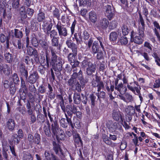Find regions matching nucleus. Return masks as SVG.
<instances>
[{
	"instance_id": "e2e57ef3",
	"label": "nucleus",
	"mask_w": 160,
	"mask_h": 160,
	"mask_svg": "<svg viewBox=\"0 0 160 160\" xmlns=\"http://www.w3.org/2000/svg\"><path fill=\"white\" fill-rule=\"evenodd\" d=\"M51 154L49 151H45L44 153L45 157V160H51Z\"/></svg>"
},
{
	"instance_id": "774afa93",
	"label": "nucleus",
	"mask_w": 160,
	"mask_h": 160,
	"mask_svg": "<svg viewBox=\"0 0 160 160\" xmlns=\"http://www.w3.org/2000/svg\"><path fill=\"white\" fill-rule=\"evenodd\" d=\"M160 87V79H156L154 82L153 88H158Z\"/></svg>"
},
{
	"instance_id": "473e14b6",
	"label": "nucleus",
	"mask_w": 160,
	"mask_h": 160,
	"mask_svg": "<svg viewBox=\"0 0 160 160\" xmlns=\"http://www.w3.org/2000/svg\"><path fill=\"white\" fill-rule=\"evenodd\" d=\"M45 19V13L43 12L41 9L39 10V12L38 14L37 19L39 22L43 21Z\"/></svg>"
},
{
	"instance_id": "a18cd8bd",
	"label": "nucleus",
	"mask_w": 160,
	"mask_h": 160,
	"mask_svg": "<svg viewBox=\"0 0 160 160\" xmlns=\"http://www.w3.org/2000/svg\"><path fill=\"white\" fill-rule=\"evenodd\" d=\"M23 160H33V158L31 154L28 152H24L23 153Z\"/></svg>"
},
{
	"instance_id": "4be33fe9",
	"label": "nucleus",
	"mask_w": 160,
	"mask_h": 160,
	"mask_svg": "<svg viewBox=\"0 0 160 160\" xmlns=\"http://www.w3.org/2000/svg\"><path fill=\"white\" fill-rule=\"evenodd\" d=\"M51 129L52 133L54 135H57L59 130L61 129L59 128L57 121L55 120V122H53L52 123Z\"/></svg>"
},
{
	"instance_id": "423d86ee",
	"label": "nucleus",
	"mask_w": 160,
	"mask_h": 160,
	"mask_svg": "<svg viewBox=\"0 0 160 160\" xmlns=\"http://www.w3.org/2000/svg\"><path fill=\"white\" fill-rule=\"evenodd\" d=\"M59 36L61 38L66 37L68 35V30L66 27L61 23L58 22L56 25Z\"/></svg>"
},
{
	"instance_id": "8fccbe9b",
	"label": "nucleus",
	"mask_w": 160,
	"mask_h": 160,
	"mask_svg": "<svg viewBox=\"0 0 160 160\" xmlns=\"http://www.w3.org/2000/svg\"><path fill=\"white\" fill-rule=\"evenodd\" d=\"M23 61L27 65L33 64V60L32 58L28 56H25L23 59Z\"/></svg>"
},
{
	"instance_id": "c85d7f7f",
	"label": "nucleus",
	"mask_w": 160,
	"mask_h": 160,
	"mask_svg": "<svg viewBox=\"0 0 160 160\" xmlns=\"http://www.w3.org/2000/svg\"><path fill=\"white\" fill-rule=\"evenodd\" d=\"M93 79L92 82V86L94 87H96L101 80V78L96 75H93Z\"/></svg>"
},
{
	"instance_id": "58836bf2",
	"label": "nucleus",
	"mask_w": 160,
	"mask_h": 160,
	"mask_svg": "<svg viewBox=\"0 0 160 160\" xmlns=\"http://www.w3.org/2000/svg\"><path fill=\"white\" fill-rule=\"evenodd\" d=\"M29 42V38L28 37H27L26 38V47L27 48V53L28 55H29L31 53V52L33 50V48L31 46H28Z\"/></svg>"
},
{
	"instance_id": "ea45409f",
	"label": "nucleus",
	"mask_w": 160,
	"mask_h": 160,
	"mask_svg": "<svg viewBox=\"0 0 160 160\" xmlns=\"http://www.w3.org/2000/svg\"><path fill=\"white\" fill-rule=\"evenodd\" d=\"M81 88H82V86L78 81L72 88L73 91L80 92L82 91Z\"/></svg>"
},
{
	"instance_id": "c756f323",
	"label": "nucleus",
	"mask_w": 160,
	"mask_h": 160,
	"mask_svg": "<svg viewBox=\"0 0 160 160\" xmlns=\"http://www.w3.org/2000/svg\"><path fill=\"white\" fill-rule=\"evenodd\" d=\"M118 37V35L116 32H112L110 33L109 35V40L113 42V43H115Z\"/></svg>"
},
{
	"instance_id": "dca6fc26",
	"label": "nucleus",
	"mask_w": 160,
	"mask_h": 160,
	"mask_svg": "<svg viewBox=\"0 0 160 160\" xmlns=\"http://www.w3.org/2000/svg\"><path fill=\"white\" fill-rule=\"evenodd\" d=\"M19 72L21 76V78H25L26 79H28V71L25 68L24 65L22 64H20L19 66Z\"/></svg>"
},
{
	"instance_id": "9b49d317",
	"label": "nucleus",
	"mask_w": 160,
	"mask_h": 160,
	"mask_svg": "<svg viewBox=\"0 0 160 160\" xmlns=\"http://www.w3.org/2000/svg\"><path fill=\"white\" fill-rule=\"evenodd\" d=\"M122 112H120L118 108H114L112 111V118L116 121H118L120 119L122 122H123L124 118L121 114Z\"/></svg>"
},
{
	"instance_id": "5fc2aeb1",
	"label": "nucleus",
	"mask_w": 160,
	"mask_h": 160,
	"mask_svg": "<svg viewBox=\"0 0 160 160\" xmlns=\"http://www.w3.org/2000/svg\"><path fill=\"white\" fill-rule=\"evenodd\" d=\"M71 109V106L69 105H67L66 108H65V112H67V115L70 116L71 118L72 117V114L73 113Z\"/></svg>"
},
{
	"instance_id": "b1692460",
	"label": "nucleus",
	"mask_w": 160,
	"mask_h": 160,
	"mask_svg": "<svg viewBox=\"0 0 160 160\" xmlns=\"http://www.w3.org/2000/svg\"><path fill=\"white\" fill-rule=\"evenodd\" d=\"M108 25V21L106 18H103L101 20L99 23V26L103 29H106Z\"/></svg>"
},
{
	"instance_id": "7ed1b4c3",
	"label": "nucleus",
	"mask_w": 160,
	"mask_h": 160,
	"mask_svg": "<svg viewBox=\"0 0 160 160\" xmlns=\"http://www.w3.org/2000/svg\"><path fill=\"white\" fill-rule=\"evenodd\" d=\"M68 47L72 50V52L69 53L68 56V59L71 63L74 62L75 57L77 54V46L75 43L72 42L71 39H68L66 42Z\"/></svg>"
},
{
	"instance_id": "cd10ccee",
	"label": "nucleus",
	"mask_w": 160,
	"mask_h": 160,
	"mask_svg": "<svg viewBox=\"0 0 160 160\" xmlns=\"http://www.w3.org/2000/svg\"><path fill=\"white\" fill-rule=\"evenodd\" d=\"M47 124L48 126H47L46 125L44 124L43 130L46 135L48 137H50L51 136V132L49 128L50 124L48 120L47 122Z\"/></svg>"
},
{
	"instance_id": "5701e85b",
	"label": "nucleus",
	"mask_w": 160,
	"mask_h": 160,
	"mask_svg": "<svg viewBox=\"0 0 160 160\" xmlns=\"http://www.w3.org/2000/svg\"><path fill=\"white\" fill-rule=\"evenodd\" d=\"M2 155H9V152H8V145L7 141L3 140L2 141Z\"/></svg>"
},
{
	"instance_id": "864d4df0",
	"label": "nucleus",
	"mask_w": 160,
	"mask_h": 160,
	"mask_svg": "<svg viewBox=\"0 0 160 160\" xmlns=\"http://www.w3.org/2000/svg\"><path fill=\"white\" fill-rule=\"evenodd\" d=\"M37 119L38 122L42 123L44 122L45 121L44 116L42 113H39L38 114Z\"/></svg>"
},
{
	"instance_id": "bf43d9fd",
	"label": "nucleus",
	"mask_w": 160,
	"mask_h": 160,
	"mask_svg": "<svg viewBox=\"0 0 160 160\" xmlns=\"http://www.w3.org/2000/svg\"><path fill=\"white\" fill-rule=\"evenodd\" d=\"M61 126L63 128H67L68 127V123L65 119L62 118L60 120Z\"/></svg>"
},
{
	"instance_id": "9d476101",
	"label": "nucleus",
	"mask_w": 160,
	"mask_h": 160,
	"mask_svg": "<svg viewBox=\"0 0 160 160\" xmlns=\"http://www.w3.org/2000/svg\"><path fill=\"white\" fill-rule=\"evenodd\" d=\"M130 37L131 41L138 45L142 44L144 41L143 38L138 35L137 32L133 30L131 32Z\"/></svg>"
},
{
	"instance_id": "6ab92c4d",
	"label": "nucleus",
	"mask_w": 160,
	"mask_h": 160,
	"mask_svg": "<svg viewBox=\"0 0 160 160\" xmlns=\"http://www.w3.org/2000/svg\"><path fill=\"white\" fill-rule=\"evenodd\" d=\"M4 59L8 63H11L13 59V55L12 54L8 52L7 50H5L4 53Z\"/></svg>"
},
{
	"instance_id": "a211bd4d",
	"label": "nucleus",
	"mask_w": 160,
	"mask_h": 160,
	"mask_svg": "<svg viewBox=\"0 0 160 160\" xmlns=\"http://www.w3.org/2000/svg\"><path fill=\"white\" fill-rule=\"evenodd\" d=\"M2 72L5 75H8L10 74V68L7 64L4 65L2 62H0V72Z\"/></svg>"
},
{
	"instance_id": "603ef678",
	"label": "nucleus",
	"mask_w": 160,
	"mask_h": 160,
	"mask_svg": "<svg viewBox=\"0 0 160 160\" xmlns=\"http://www.w3.org/2000/svg\"><path fill=\"white\" fill-rule=\"evenodd\" d=\"M73 128H74L75 127L78 129H79L81 127L80 122L79 120H78L77 118H75L73 119Z\"/></svg>"
},
{
	"instance_id": "09e8293b",
	"label": "nucleus",
	"mask_w": 160,
	"mask_h": 160,
	"mask_svg": "<svg viewBox=\"0 0 160 160\" xmlns=\"http://www.w3.org/2000/svg\"><path fill=\"white\" fill-rule=\"evenodd\" d=\"M11 80L12 81H13V82L16 84H18V82L20 81L17 74L15 73H14L11 78H10V80Z\"/></svg>"
},
{
	"instance_id": "1a4fd4ad",
	"label": "nucleus",
	"mask_w": 160,
	"mask_h": 160,
	"mask_svg": "<svg viewBox=\"0 0 160 160\" xmlns=\"http://www.w3.org/2000/svg\"><path fill=\"white\" fill-rule=\"evenodd\" d=\"M105 14L109 20H111L114 15V10L113 6L107 5L104 7Z\"/></svg>"
},
{
	"instance_id": "aec40b11",
	"label": "nucleus",
	"mask_w": 160,
	"mask_h": 160,
	"mask_svg": "<svg viewBox=\"0 0 160 160\" xmlns=\"http://www.w3.org/2000/svg\"><path fill=\"white\" fill-rule=\"evenodd\" d=\"M11 33L13 34V35H12L13 39L14 38H18L20 39L22 37L23 34L22 31L18 29H15L14 30H11L9 34L10 35Z\"/></svg>"
},
{
	"instance_id": "0e129e2a",
	"label": "nucleus",
	"mask_w": 160,
	"mask_h": 160,
	"mask_svg": "<svg viewBox=\"0 0 160 160\" xmlns=\"http://www.w3.org/2000/svg\"><path fill=\"white\" fill-rule=\"evenodd\" d=\"M29 56H33L35 59L38 58V53L37 50L35 48H33Z\"/></svg>"
},
{
	"instance_id": "4c0bfd02",
	"label": "nucleus",
	"mask_w": 160,
	"mask_h": 160,
	"mask_svg": "<svg viewBox=\"0 0 160 160\" xmlns=\"http://www.w3.org/2000/svg\"><path fill=\"white\" fill-rule=\"evenodd\" d=\"M118 41L122 45H126L128 42L127 38L125 36L123 35L120 37Z\"/></svg>"
},
{
	"instance_id": "0eeeda50",
	"label": "nucleus",
	"mask_w": 160,
	"mask_h": 160,
	"mask_svg": "<svg viewBox=\"0 0 160 160\" xmlns=\"http://www.w3.org/2000/svg\"><path fill=\"white\" fill-rule=\"evenodd\" d=\"M28 140L30 145H32L33 143L39 145L41 141L40 135L37 133H35L34 136L29 134L28 135Z\"/></svg>"
},
{
	"instance_id": "4468645a",
	"label": "nucleus",
	"mask_w": 160,
	"mask_h": 160,
	"mask_svg": "<svg viewBox=\"0 0 160 160\" xmlns=\"http://www.w3.org/2000/svg\"><path fill=\"white\" fill-rule=\"evenodd\" d=\"M77 78H78V73L73 72L71 77L68 81V86L72 88L78 81L77 80Z\"/></svg>"
},
{
	"instance_id": "6e6552de",
	"label": "nucleus",
	"mask_w": 160,
	"mask_h": 160,
	"mask_svg": "<svg viewBox=\"0 0 160 160\" xmlns=\"http://www.w3.org/2000/svg\"><path fill=\"white\" fill-rule=\"evenodd\" d=\"M29 72V75L28 77L27 82L30 84L35 83L39 79V76L38 72L36 71H34L33 69Z\"/></svg>"
},
{
	"instance_id": "052dcab7",
	"label": "nucleus",
	"mask_w": 160,
	"mask_h": 160,
	"mask_svg": "<svg viewBox=\"0 0 160 160\" xmlns=\"http://www.w3.org/2000/svg\"><path fill=\"white\" fill-rule=\"evenodd\" d=\"M142 13L144 15L146 19H148V9L145 6H143L142 8Z\"/></svg>"
},
{
	"instance_id": "f257e3e1",
	"label": "nucleus",
	"mask_w": 160,
	"mask_h": 160,
	"mask_svg": "<svg viewBox=\"0 0 160 160\" xmlns=\"http://www.w3.org/2000/svg\"><path fill=\"white\" fill-rule=\"evenodd\" d=\"M51 53V61L50 64L55 71L60 72L62 69V60L60 58H58L56 55V51L55 48L52 46L49 47Z\"/></svg>"
},
{
	"instance_id": "39448f33",
	"label": "nucleus",
	"mask_w": 160,
	"mask_h": 160,
	"mask_svg": "<svg viewBox=\"0 0 160 160\" xmlns=\"http://www.w3.org/2000/svg\"><path fill=\"white\" fill-rule=\"evenodd\" d=\"M107 126L112 132H115L117 130H119L121 133H123V132L122 125L118 123L114 122L112 121H108L107 123Z\"/></svg>"
},
{
	"instance_id": "13d9d810",
	"label": "nucleus",
	"mask_w": 160,
	"mask_h": 160,
	"mask_svg": "<svg viewBox=\"0 0 160 160\" xmlns=\"http://www.w3.org/2000/svg\"><path fill=\"white\" fill-rule=\"evenodd\" d=\"M118 23L115 21H112L110 23L109 28L110 30H112L115 28L117 26Z\"/></svg>"
},
{
	"instance_id": "f8f14e48",
	"label": "nucleus",
	"mask_w": 160,
	"mask_h": 160,
	"mask_svg": "<svg viewBox=\"0 0 160 160\" xmlns=\"http://www.w3.org/2000/svg\"><path fill=\"white\" fill-rule=\"evenodd\" d=\"M154 28L153 29V32L154 34L156 36L158 40L160 42V25L158 21H154L152 23Z\"/></svg>"
},
{
	"instance_id": "7c9ffc66",
	"label": "nucleus",
	"mask_w": 160,
	"mask_h": 160,
	"mask_svg": "<svg viewBox=\"0 0 160 160\" xmlns=\"http://www.w3.org/2000/svg\"><path fill=\"white\" fill-rule=\"evenodd\" d=\"M114 86L113 85H111L110 88L108 86H106V90L107 92L109 95V97L111 99H113L114 98L112 95V92L114 91Z\"/></svg>"
},
{
	"instance_id": "f704fd0d",
	"label": "nucleus",
	"mask_w": 160,
	"mask_h": 160,
	"mask_svg": "<svg viewBox=\"0 0 160 160\" xmlns=\"http://www.w3.org/2000/svg\"><path fill=\"white\" fill-rule=\"evenodd\" d=\"M120 5L124 10H127L128 8V0H119Z\"/></svg>"
},
{
	"instance_id": "2eb2a0df",
	"label": "nucleus",
	"mask_w": 160,
	"mask_h": 160,
	"mask_svg": "<svg viewBox=\"0 0 160 160\" xmlns=\"http://www.w3.org/2000/svg\"><path fill=\"white\" fill-rule=\"evenodd\" d=\"M53 150L56 155H59V152H60L62 156L64 155L62 151V150L61 147V146L58 142L55 141L52 142Z\"/></svg>"
},
{
	"instance_id": "a19ab883",
	"label": "nucleus",
	"mask_w": 160,
	"mask_h": 160,
	"mask_svg": "<svg viewBox=\"0 0 160 160\" xmlns=\"http://www.w3.org/2000/svg\"><path fill=\"white\" fill-rule=\"evenodd\" d=\"M122 32L123 36H126L128 35L129 30L127 25L123 24L121 27Z\"/></svg>"
},
{
	"instance_id": "4d7b16f0",
	"label": "nucleus",
	"mask_w": 160,
	"mask_h": 160,
	"mask_svg": "<svg viewBox=\"0 0 160 160\" xmlns=\"http://www.w3.org/2000/svg\"><path fill=\"white\" fill-rule=\"evenodd\" d=\"M107 86H106V87ZM96 87L98 88L97 91L98 92L100 91L102 89H104V90L106 91V89H104V84L103 82L101 81H100L99 83H98V86Z\"/></svg>"
},
{
	"instance_id": "3c124183",
	"label": "nucleus",
	"mask_w": 160,
	"mask_h": 160,
	"mask_svg": "<svg viewBox=\"0 0 160 160\" xmlns=\"http://www.w3.org/2000/svg\"><path fill=\"white\" fill-rule=\"evenodd\" d=\"M58 38L56 37L51 39V43L52 46L58 47L59 45Z\"/></svg>"
},
{
	"instance_id": "c03bdc74",
	"label": "nucleus",
	"mask_w": 160,
	"mask_h": 160,
	"mask_svg": "<svg viewBox=\"0 0 160 160\" xmlns=\"http://www.w3.org/2000/svg\"><path fill=\"white\" fill-rule=\"evenodd\" d=\"M95 94L98 97L97 100L98 99L100 102L101 101V98L104 99L105 98L106 93L104 91H101L100 92H98L97 93H95Z\"/></svg>"
},
{
	"instance_id": "6e6d98bb",
	"label": "nucleus",
	"mask_w": 160,
	"mask_h": 160,
	"mask_svg": "<svg viewBox=\"0 0 160 160\" xmlns=\"http://www.w3.org/2000/svg\"><path fill=\"white\" fill-rule=\"evenodd\" d=\"M31 42L32 45L35 47H38L39 45V43L37 38L35 37H33L31 40Z\"/></svg>"
},
{
	"instance_id": "393cba45",
	"label": "nucleus",
	"mask_w": 160,
	"mask_h": 160,
	"mask_svg": "<svg viewBox=\"0 0 160 160\" xmlns=\"http://www.w3.org/2000/svg\"><path fill=\"white\" fill-rule=\"evenodd\" d=\"M73 38H74L77 44H81L82 42V38L81 32H79L74 34Z\"/></svg>"
},
{
	"instance_id": "20e7f679",
	"label": "nucleus",
	"mask_w": 160,
	"mask_h": 160,
	"mask_svg": "<svg viewBox=\"0 0 160 160\" xmlns=\"http://www.w3.org/2000/svg\"><path fill=\"white\" fill-rule=\"evenodd\" d=\"M117 139V136L115 135L110 134L109 137L107 135H104L102 136V139L103 142L107 145L111 146L112 147H114L117 146V144L112 142L111 140L115 141Z\"/></svg>"
},
{
	"instance_id": "a878e982",
	"label": "nucleus",
	"mask_w": 160,
	"mask_h": 160,
	"mask_svg": "<svg viewBox=\"0 0 160 160\" xmlns=\"http://www.w3.org/2000/svg\"><path fill=\"white\" fill-rule=\"evenodd\" d=\"M127 87L129 90L132 91L134 93H135V91L137 93V94L140 93V92H141L140 90L141 89V86H139L138 87L136 86L133 87L130 84H129V83H128L127 85Z\"/></svg>"
},
{
	"instance_id": "de8ad7c7",
	"label": "nucleus",
	"mask_w": 160,
	"mask_h": 160,
	"mask_svg": "<svg viewBox=\"0 0 160 160\" xmlns=\"http://www.w3.org/2000/svg\"><path fill=\"white\" fill-rule=\"evenodd\" d=\"M39 43L41 47L45 50H47L48 48V43L43 40H39Z\"/></svg>"
},
{
	"instance_id": "72a5a7b5",
	"label": "nucleus",
	"mask_w": 160,
	"mask_h": 160,
	"mask_svg": "<svg viewBox=\"0 0 160 160\" xmlns=\"http://www.w3.org/2000/svg\"><path fill=\"white\" fill-rule=\"evenodd\" d=\"M99 44L98 41H94L92 46V53L94 54L96 53L99 51Z\"/></svg>"
},
{
	"instance_id": "c9c22d12",
	"label": "nucleus",
	"mask_w": 160,
	"mask_h": 160,
	"mask_svg": "<svg viewBox=\"0 0 160 160\" xmlns=\"http://www.w3.org/2000/svg\"><path fill=\"white\" fill-rule=\"evenodd\" d=\"M46 36H49L51 39L56 38V36L58 35V32L56 30L53 29L51 31L46 32Z\"/></svg>"
},
{
	"instance_id": "338daca9",
	"label": "nucleus",
	"mask_w": 160,
	"mask_h": 160,
	"mask_svg": "<svg viewBox=\"0 0 160 160\" xmlns=\"http://www.w3.org/2000/svg\"><path fill=\"white\" fill-rule=\"evenodd\" d=\"M26 13L29 17H31L33 14L34 11L31 8H28L26 10Z\"/></svg>"
},
{
	"instance_id": "f3484780",
	"label": "nucleus",
	"mask_w": 160,
	"mask_h": 160,
	"mask_svg": "<svg viewBox=\"0 0 160 160\" xmlns=\"http://www.w3.org/2000/svg\"><path fill=\"white\" fill-rule=\"evenodd\" d=\"M20 139L16 134H13L10 139L8 140L9 143L10 145L13 146L14 144H18L19 143Z\"/></svg>"
},
{
	"instance_id": "79ce46f5",
	"label": "nucleus",
	"mask_w": 160,
	"mask_h": 160,
	"mask_svg": "<svg viewBox=\"0 0 160 160\" xmlns=\"http://www.w3.org/2000/svg\"><path fill=\"white\" fill-rule=\"evenodd\" d=\"M145 28V27H139L138 29V33H137L138 35L143 38L145 36L144 32Z\"/></svg>"
},
{
	"instance_id": "680f3d73",
	"label": "nucleus",
	"mask_w": 160,
	"mask_h": 160,
	"mask_svg": "<svg viewBox=\"0 0 160 160\" xmlns=\"http://www.w3.org/2000/svg\"><path fill=\"white\" fill-rule=\"evenodd\" d=\"M12 3V6L13 8L17 9L19 7V1L20 0H13Z\"/></svg>"
},
{
	"instance_id": "69168bd1",
	"label": "nucleus",
	"mask_w": 160,
	"mask_h": 160,
	"mask_svg": "<svg viewBox=\"0 0 160 160\" xmlns=\"http://www.w3.org/2000/svg\"><path fill=\"white\" fill-rule=\"evenodd\" d=\"M38 90L39 93L43 94L46 92V89L44 86L41 85L38 87Z\"/></svg>"
},
{
	"instance_id": "ddd939ff",
	"label": "nucleus",
	"mask_w": 160,
	"mask_h": 160,
	"mask_svg": "<svg viewBox=\"0 0 160 160\" xmlns=\"http://www.w3.org/2000/svg\"><path fill=\"white\" fill-rule=\"evenodd\" d=\"M114 88L122 95L125 94L127 90V87L124 86L122 82H121L118 84V85L114 86Z\"/></svg>"
},
{
	"instance_id": "e433bc0d",
	"label": "nucleus",
	"mask_w": 160,
	"mask_h": 160,
	"mask_svg": "<svg viewBox=\"0 0 160 160\" xmlns=\"http://www.w3.org/2000/svg\"><path fill=\"white\" fill-rule=\"evenodd\" d=\"M138 13L139 15V18L138 19V22L139 24H141L142 27H145V24L143 16L141 12L139 10L138 11Z\"/></svg>"
},
{
	"instance_id": "37998d69",
	"label": "nucleus",
	"mask_w": 160,
	"mask_h": 160,
	"mask_svg": "<svg viewBox=\"0 0 160 160\" xmlns=\"http://www.w3.org/2000/svg\"><path fill=\"white\" fill-rule=\"evenodd\" d=\"M97 20V16L94 11H91V22L95 23Z\"/></svg>"
},
{
	"instance_id": "49530a36",
	"label": "nucleus",
	"mask_w": 160,
	"mask_h": 160,
	"mask_svg": "<svg viewBox=\"0 0 160 160\" xmlns=\"http://www.w3.org/2000/svg\"><path fill=\"white\" fill-rule=\"evenodd\" d=\"M74 144L76 147H82L83 143L81 138L75 139H73Z\"/></svg>"
},
{
	"instance_id": "f03ea898",
	"label": "nucleus",
	"mask_w": 160,
	"mask_h": 160,
	"mask_svg": "<svg viewBox=\"0 0 160 160\" xmlns=\"http://www.w3.org/2000/svg\"><path fill=\"white\" fill-rule=\"evenodd\" d=\"M90 60L89 59H86L82 63L83 67L85 68V73L88 76L84 79L82 76V72L80 69L78 72V79L80 81V83L81 84L82 88L88 81L89 75H90V66H89Z\"/></svg>"
},
{
	"instance_id": "412c9836",
	"label": "nucleus",
	"mask_w": 160,
	"mask_h": 160,
	"mask_svg": "<svg viewBox=\"0 0 160 160\" xmlns=\"http://www.w3.org/2000/svg\"><path fill=\"white\" fill-rule=\"evenodd\" d=\"M6 125L7 128L10 131H13L14 130L15 126L14 120L11 118L8 119L6 122Z\"/></svg>"
},
{
	"instance_id": "bb28decb",
	"label": "nucleus",
	"mask_w": 160,
	"mask_h": 160,
	"mask_svg": "<svg viewBox=\"0 0 160 160\" xmlns=\"http://www.w3.org/2000/svg\"><path fill=\"white\" fill-rule=\"evenodd\" d=\"M58 140L63 141L65 140L66 137L64 132L62 129L59 130L57 135H55Z\"/></svg>"
},
{
	"instance_id": "2f4dec72",
	"label": "nucleus",
	"mask_w": 160,
	"mask_h": 160,
	"mask_svg": "<svg viewBox=\"0 0 160 160\" xmlns=\"http://www.w3.org/2000/svg\"><path fill=\"white\" fill-rule=\"evenodd\" d=\"M73 99L75 104H79L81 100L80 94L76 92H75L73 96Z\"/></svg>"
}]
</instances>
